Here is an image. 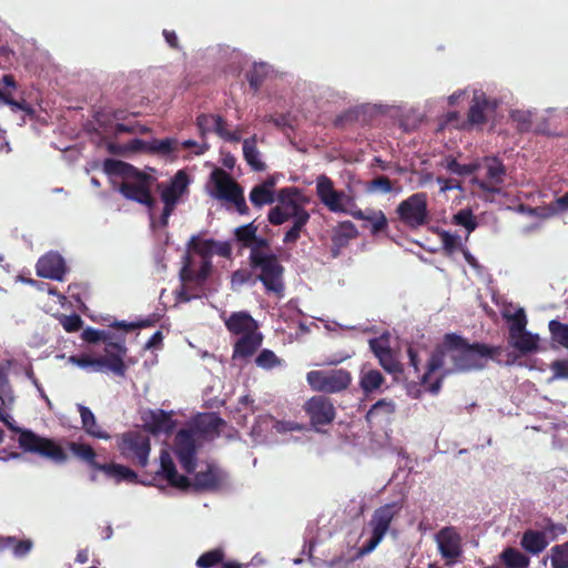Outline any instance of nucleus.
Returning a JSON list of instances; mask_svg holds the SVG:
<instances>
[{
    "mask_svg": "<svg viewBox=\"0 0 568 568\" xmlns=\"http://www.w3.org/2000/svg\"><path fill=\"white\" fill-rule=\"evenodd\" d=\"M501 353L500 346H489L483 343L469 344L457 334H446L442 345L432 353L426 372L420 376V384L436 395L439 393L443 381L452 372H469L485 367L488 358Z\"/></svg>",
    "mask_w": 568,
    "mask_h": 568,
    "instance_id": "nucleus-1",
    "label": "nucleus"
},
{
    "mask_svg": "<svg viewBox=\"0 0 568 568\" xmlns=\"http://www.w3.org/2000/svg\"><path fill=\"white\" fill-rule=\"evenodd\" d=\"M104 169L109 174L124 178V181L119 186V192L125 199L145 205L149 210L154 207L156 201L152 195V187L156 182L155 176L121 160H105Z\"/></svg>",
    "mask_w": 568,
    "mask_h": 568,
    "instance_id": "nucleus-2",
    "label": "nucleus"
},
{
    "mask_svg": "<svg viewBox=\"0 0 568 568\" xmlns=\"http://www.w3.org/2000/svg\"><path fill=\"white\" fill-rule=\"evenodd\" d=\"M4 425L12 432L19 434L18 443L20 448L26 453L38 454L48 458L55 464H63L68 459L65 450L53 439L41 437L30 429L14 426L9 417L4 415Z\"/></svg>",
    "mask_w": 568,
    "mask_h": 568,
    "instance_id": "nucleus-3",
    "label": "nucleus"
},
{
    "mask_svg": "<svg viewBox=\"0 0 568 568\" xmlns=\"http://www.w3.org/2000/svg\"><path fill=\"white\" fill-rule=\"evenodd\" d=\"M250 266L258 270L257 280L264 285L266 292L274 293L277 297L284 295V266L281 264L276 254L263 255L253 252L248 255Z\"/></svg>",
    "mask_w": 568,
    "mask_h": 568,
    "instance_id": "nucleus-4",
    "label": "nucleus"
},
{
    "mask_svg": "<svg viewBox=\"0 0 568 568\" xmlns=\"http://www.w3.org/2000/svg\"><path fill=\"white\" fill-rule=\"evenodd\" d=\"M398 221L410 230H418L430 221L428 211V195L417 192L403 200L396 207Z\"/></svg>",
    "mask_w": 568,
    "mask_h": 568,
    "instance_id": "nucleus-5",
    "label": "nucleus"
},
{
    "mask_svg": "<svg viewBox=\"0 0 568 568\" xmlns=\"http://www.w3.org/2000/svg\"><path fill=\"white\" fill-rule=\"evenodd\" d=\"M116 446L121 456L134 466L144 468L148 465L151 443L145 434L138 430L123 433Z\"/></svg>",
    "mask_w": 568,
    "mask_h": 568,
    "instance_id": "nucleus-6",
    "label": "nucleus"
},
{
    "mask_svg": "<svg viewBox=\"0 0 568 568\" xmlns=\"http://www.w3.org/2000/svg\"><path fill=\"white\" fill-rule=\"evenodd\" d=\"M306 381L314 392L335 394L349 387L352 374L345 368L311 371L306 375Z\"/></svg>",
    "mask_w": 568,
    "mask_h": 568,
    "instance_id": "nucleus-7",
    "label": "nucleus"
},
{
    "mask_svg": "<svg viewBox=\"0 0 568 568\" xmlns=\"http://www.w3.org/2000/svg\"><path fill=\"white\" fill-rule=\"evenodd\" d=\"M187 185V174L182 170L176 172L168 185L158 183V189L161 190V200L164 203V207L160 216V224L162 227H165L169 224V219L173 214L179 200L186 191Z\"/></svg>",
    "mask_w": 568,
    "mask_h": 568,
    "instance_id": "nucleus-8",
    "label": "nucleus"
},
{
    "mask_svg": "<svg viewBox=\"0 0 568 568\" xmlns=\"http://www.w3.org/2000/svg\"><path fill=\"white\" fill-rule=\"evenodd\" d=\"M395 515L396 509L394 504H385L375 509L368 524L372 529V536L364 544L361 550L362 554H368L377 547L388 531Z\"/></svg>",
    "mask_w": 568,
    "mask_h": 568,
    "instance_id": "nucleus-9",
    "label": "nucleus"
},
{
    "mask_svg": "<svg viewBox=\"0 0 568 568\" xmlns=\"http://www.w3.org/2000/svg\"><path fill=\"white\" fill-rule=\"evenodd\" d=\"M313 426H325L331 424L336 415L331 398L324 395H315L307 399L303 406Z\"/></svg>",
    "mask_w": 568,
    "mask_h": 568,
    "instance_id": "nucleus-10",
    "label": "nucleus"
},
{
    "mask_svg": "<svg viewBox=\"0 0 568 568\" xmlns=\"http://www.w3.org/2000/svg\"><path fill=\"white\" fill-rule=\"evenodd\" d=\"M486 168V179H473V184L477 185L483 192L489 194L500 193V184L504 183L506 176V168L504 163L495 156L484 159Z\"/></svg>",
    "mask_w": 568,
    "mask_h": 568,
    "instance_id": "nucleus-11",
    "label": "nucleus"
},
{
    "mask_svg": "<svg viewBox=\"0 0 568 568\" xmlns=\"http://www.w3.org/2000/svg\"><path fill=\"white\" fill-rule=\"evenodd\" d=\"M175 455L182 468L191 474L196 467V445L191 430L180 429L175 436Z\"/></svg>",
    "mask_w": 568,
    "mask_h": 568,
    "instance_id": "nucleus-12",
    "label": "nucleus"
},
{
    "mask_svg": "<svg viewBox=\"0 0 568 568\" xmlns=\"http://www.w3.org/2000/svg\"><path fill=\"white\" fill-rule=\"evenodd\" d=\"M104 352V356L98 357L99 372L110 371L116 376L124 377L128 368L124 363L128 353L124 343H110Z\"/></svg>",
    "mask_w": 568,
    "mask_h": 568,
    "instance_id": "nucleus-13",
    "label": "nucleus"
},
{
    "mask_svg": "<svg viewBox=\"0 0 568 568\" xmlns=\"http://www.w3.org/2000/svg\"><path fill=\"white\" fill-rule=\"evenodd\" d=\"M369 349L377 357L383 369L394 375V378L397 381L398 376L404 373V366L397 359L387 341H383L382 338H372L369 341Z\"/></svg>",
    "mask_w": 568,
    "mask_h": 568,
    "instance_id": "nucleus-14",
    "label": "nucleus"
},
{
    "mask_svg": "<svg viewBox=\"0 0 568 568\" xmlns=\"http://www.w3.org/2000/svg\"><path fill=\"white\" fill-rule=\"evenodd\" d=\"M39 277L63 281L67 266L63 257L57 252H49L41 256L36 265Z\"/></svg>",
    "mask_w": 568,
    "mask_h": 568,
    "instance_id": "nucleus-15",
    "label": "nucleus"
},
{
    "mask_svg": "<svg viewBox=\"0 0 568 568\" xmlns=\"http://www.w3.org/2000/svg\"><path fill=\"white\" fill-rule=\"evenodd\" d=\"M436 539L439 552L447 560V564L454 562L460 556V536L454 528L445 527L440 529Z\"/></svg>",
    "mask_w": 568,
    "mask_h": 568,
    "instance_id": "nucleus-16",
    "label": "nucleus"
},
{
    "mask_svg": "<svg viewBox=\"0 0 568 568\" xmlns=\"http://www.w3.org/2000/svg\"><path fill=\"white\" fill-rule=\"evenodd\" d=\"M496 109L495 100H490L484 93L475 94L468 110L467 121L470 125H483L487 121V113H493Z\"/></svg>",
    "mask_w": 568,
    "mask_h": 568,
    "instance_id": "nucleus-17",
    "label": "nucleus"
},
{
    "mask_svg": "<svg viewBox=\"0 0 568 568\" xmlns=\"http://www.w3.org/2000/svg\"><path fill=\"white\" fill-rule=\"evenodd\" d=\"M216 194L220 200L227 201L233 194L242 189V186L223 169H215L211 173Z\"/></svg>",
    "mask_w": 568,
    "mask_h": 568,
    "instance_id": "nucleus-18",
    "label": "nucleus"
},
{
    "mask_svg": "<svg viewBox=\"0 0 568 568\" xmlns=\"http://www.w3.org/2000/svg\"><path fill=\"white\" fill-rule=\"evenodd\" d=\"M385 384L386 379L378 369L366 366L361 368L358 385L365 397L382 393Z\"/></svg>",
    "mask_w": 568,
    "mask_h": 568,
    "instance_id": "nucleus-19",
    "label": "nucleus"
},
{
    "mask_svg": "<svg viewBox=\"0 0 568 568\" xmlns=\"http://www.w3.org/2000/svg\"><path fill=\"white\" fill-rule=\"evenodd\" d=\"M160 460L161 468L158 474L162 475L171 486L180 489L191 487V480L186 476L178 474L174 462L168 452L161 453Z\"/></svg>",
    "mask_w": 568,
    "mask_h": 568,
    "instance_id": "nucleus-20",
    "label": "nucleus"
},
{
    "mask_svg": "<svg viewBox=\"0 0 568 568\" xmlns=\"http://www.w3.org/2000/svg\"><path fill=\"white\" fill-rule=\"evenodd\" d=\"M348 214L355 220L365 221L371 224V233L376 235L384 232L388 226V221L385 213L382 210H366L362 211L358 207L351 210Z\"/></svg>",
    "mask_w": 568,
    "mask_h": 568,
    "instance_id": "nucleus-21",
    "label": "nucleus"
},
{
    "mask_svg": "<svg viewBox=\"0 0 568 568\" xmlns=\"http://www.w3.org/2000/svg\"><path fill=\"white\" fill-rule=\"evenodd\" d=\"M227 331L234 335H244L257 331L256 321L247 312H234L225 321Z\"/></svg>",
    "mask_w": 568,
    "mask_h": 568,
    "instance_id": "nucleus-22",
    "label": "nucleus"
},
{
    "mask_svg": "<svg viewBox=\"0 0 568 568\" xmlns=\"http://www.w3.org/2000/svg\"><path fill=\"white\" fill-rule=\"evenodd\" d=\"M146 424L152 434H171L176 426L172 413L163 409L150 410Z\"/></svg>",
    "mask_w": 568,
    "mask_h": 568,
    "instance_id": "nucleus-23",
    "label": "nucleus"
},
{
    "mask_svg": "<svg viewBox=\"0 0 568 568\" xmlns=\"http://www.w3.org/2000/svg\"><path fill=\"white\" fill-rule=\"evenodd\" d=\"M263 341L260 332L255 331L250 334L242 335L241 338L234 344L233 358H247L251 357L258 349Z\"/></svg>",
    "mask_w": 568,
    "mask_h": 568,
    "instance_id": "nucleus-24",
    "label": "nucleus"
},
{
    "mask_svg": "<svg viewBox=\"0 0 568 568\" xmlns=\"http://www.w3.org/2000/svg\"><path fill=\"white\" fill-rule=\"evenodd\" d=\"M221 484L222 480L217 470L212 466H207L205 470L195 474L191 486L196 491H213L219 489Z\"/></svg>",
    "mask_w": 568,
    "mask_h": 568,
    "instance_id": "nucleus-25",
    "label": "nucleus"
},
{
    "mask_svg": "<svg viewBox=\"0 0 568 568\" xmlns=\"http://www.w3.org/2000/svg\"><path fill=\"white\" fill-rule=\"evenodd\" d=\"M549 539L546 531L527 529L521 537L520 546L531 555L542 552L549 545Z\"/></svg>",
    "mask_w": 568,
    "mask_h": 568,
    "instance_id": "nucleus-26",
    "label": "nucleus"
},
{
    "mask_svg": "<svg viewBox=\"0 0 568 568\" xmlns=\"http://www.w3.org/2000/svg\"><path fill=\"white\" fill-rule=\"evenodd\" d=\"M78 412L80 413L82 428L88 435L99 439L110 438V435L99 426L94 414L89 407L78 404Z\"/></svg>",
    "mask_w": 568,
    "mask_h": 568,
    "instance_id": "nucleus-27",
    "label": "nucleus"
},
{
    "mask_svg": "<svg viewBox=\"0 0 568 568\" xmlns=\"http://www.w3.org/2000/svg\"><path fill=\"white\" fill-rule=\"evenodd\" d=\"M395 412L396 404L393 399L381 398L367 410L365 419L369 424L381 422L382 419H388Z\"/></svg>",
    "mask_w": 568,
    "mask_h": 568,
    "instance_id": "nucleus-28",
    "label": "nucleus"
},
{
    "mask_svg": "<svg viewBox=\"0 0 568 568\" xmlns=\"http://www.w3.org/2000/svg\"><path fill=\"white\" fill-rule=\"evenodd\" d=\"M99 470L104 473L109 478L114 479L118 484L122 481L135 483L138 479V474L134 470L121 464H102V466H99Z\"/></svg>",
    "mask_w": 568,
    "mask_h": 568,
    "instance_id": "nucleus-29",
    "label": "nucleus"
},
{
    "mask_svg": "<svg viewBox=\"0 0 568 568\" xmlns=\"http://www.w3.org/2000/svg\"><path fill=\"white\" fill-rule=\"evenodd\" d=\"M311 219L307 210H298L296 213H293V225L291 229L284 234L283 243L284 244H294L301 237V234L308 223Z\"/></svg>",
    "mask_w": 568,
    "mask_h": 568,
    "instance_id": "nucleus-30",
    "label": "nucleus"
},
{
    "mask_svg": "<svg viewBox=\"0 0 568 568\" xmlns=\"http://www.w3.org/2000/svg\"><path fill=\"white\" fill-rule=\"evenodd\" d=\"M499 559L505 568H528L530 564L529 557L514 547H506L499 554Z\"/></svg>",
    "mask_w": 568,
    "mask_h": 568,
    "instance_id": "nucleus-31",
    "label": "nucleus"
},
{
    "mask_svg": "<svg viewBox=\"0 0 568 568\" xmlns=\"http://www.w3.org/2000/svg\"><path fill=\"white\" fill-rule=\"evenodd\" d=\"M222 426H225V420L215 413L203 414L196 419V428L205 435L219 436Z\"/></svg>",
    "mask_w": 568,
    "mask_h": 568,
    "instance_id": "nucleus-32",
    "label": "nucleus"
},
{
    "mask_svg": "<svg viewBox=\"0 0 568 568\" xmlns=\"http://www.w3.org/2000/svg\"><path fill=\"white\" fill-rule=\"evenodd\" d=\"M243 155L252 170L257 172L265 170V164L260 160V152L256 148V135L243 141Z\"/></svg>",
    "mask_w": 568,
    "mask_h": 568,
    "instance_id": "nucleus-33",
    "label": "nucleus"
},
{
    "mask_svg": "<svg viewBox=\"0 0 568 568\" xmlns=\"http://www.w3.org/2000/svg\"><path fill=\"white\" fill-rule=\"evenodd\" d=\"M69 448L78 458L85 462L93 469L99 470V466H102V464L97 462V453L90 445L72 442L69 444Z\"/></svg>",
    "mask_w": 568,
    "mask_h": 568,
    "instance_id": "nucleus-34",
    "label": "nucleus"
},
{
    "mask_svg": "<svg viewBox=\"0 0 568 568\" xmlns=\"http://www.w3.org/2000/svg\"><path fill=\"white\" fill-rule=\"evenodd\" d=\"M301 191L295 186H287L277 191L276 200L280 204L292 210H305L300 203Z\"/></svg>",
    "mask_w": 568,
    "mask_h": 568,
    "instance_id": "nucleus-35",
    "label": "nucleus"
},
{
    "mask_svg": "<svg viewBox=\"0 0 568 568\" xmlns=\"http://www.w3.org/2000/svg\"><path fill=\"white\" fill-rule=\"evenodd\" d=\"M503 317L509 323V337H516L526 329L527 317L524 308L519 307L514 313L503 312Z\"/></svg>",
    "mask_w": 568,
    "mask_h": 568,
    "instance_id": "nucleus-36",
    "label": "nucleus"
},
{
    "mask_svg": "<svg viewBox=\"0 0 568 568\" xmlns=\"http://www.w3.org/2000/svg\"><path fill=\"white\" fill-rule=\"evenodd\" d=\"M355 207L357 206L355 205L354 199L347 195L345 192L337 190L334 192L333 202H331L327 206L331 212L346 214H348V212Z\"/></svg>",
    "mask_w": 568,
    "mask_h": 568,
    "instance_id": "nucleus-37",
    "label": "nucleus"
},
{
    "mask_svg": "<svg viewBox=\"0 0 568 568\" xmlns=\"http://www.w3.org/2000/svg\"><path fill=\"white\" fill-rule=\"evenodd\" d=\"M333 181L325 174H322L316 180V195L320 201L327 207L333 202V195L335 192Z\"/></svg>",
    "mask_w": 568,
    "mask_h": 568,
    "instance_id": "nucleus-38",
    "label": "nucleus"
},
{
    "mask_svg": "<svg viewBox=\"0 0 568 568\" xmlns=\"http://www.w3.org/2000/svg\"><path fill=\"white\" fill-rule=\"evenodd\" d=\"M510 339L511 345L523 354L530 353L537 349L538 346V338L526 329L518 333L516 337H510Z\"/></svg>",
    "mask_w": 568,
    "mask_h": 568,
    "instance_id": "nucleus-39",
    "label": "nucleus"
},
{
    "mask_svg": "<svg viewBox=\"0 0 568 568\" xmlns=\"http://www.w3.org/2000/svg\"><path fill=\"white\" fill-rule=\"evenodd\" d=\"M214 240H201L196 235H193L187 243L189 250H192L193 252L202 256L204 261H209L207 258L214 255Z\"/></svg>",
    "mask_w": 568,
    "mask_h": 568,
    "instance_id": "nucleus-40",
    "label": "nucleus"
},
{
    "mask_svg": "<svg viewBox=\"0 0 568 568\" xmlns=\"http://www.w3.org/2000/svg\"><path fill=\"white\" fill-rule=\"evenodd\" d=\"M225 551L222 548H214L203 552L196 560L197 568H213L223 565Z\"/></svg>",
    "mask_w": 568,
    "mask_h": 568,
    "instance_id": "nucleus-41",
    "label": "nucleus"
},
{
    "mask_svg": "<svg viewBox=\"0 0 568 568\" xmlns=\"http://www.w3.org/2000/svg\"><path fill=\"white\" fill-rule=\"evenodd\" d=\"M551 568H568V540L552 546L549 550Z\"/></svg>",
    "mask_w": 568,
    "mask_h": 568,
    "instance_id": "nucleus-42",
    "label": "nucleus"
},
{
    "mask_svg": "<svg viewBox=\"0 0 568 568\" xmlns=\"http://www.w3.org/2000/svg\"><path fill=\"white\" fill-rule=\"evenodd\" d=\"M257 226L254 222L241 225L234 230L235 240L245 248L251 246L252 242L255 240Z\"/></svg>",
    "mask_w": 568,
    "mask_h": 568,
    "instance_id": "nucleus-43",
    "label": "nucleus"
},
{
    "mask_svg": "<svg viewBox=\"0 0 568 568\" xmlns=\"http://www.w3.org/2000/svg\"><path fill=\"white\" fill-rule=\"evenodd\" d=\"M444 166L453 174L459 175V176H466L475 173L479 164L478 163H468V164H460L457 162V160L453 156H447L444 162Z\"/></svg>",
    "mask_w": 568,
    "mask_h": 568,
    "instance_id": "nucleus-44",
    "label": "nucleus"
},
{
    "mask_svg": "<svg viewBox=\"0 0 568 568\" xmlns=\"http://www.w3.org/2000/svg\"><path fill=\"white\" fill-rule=\"evenodd\" d=\"M250 201L255 207L272 204L275 201L274 192H270L257 184L250 192Z\"/></svg>",
    "mask_w": 568,
    "mask_h": 568,
    "instance_id": "nucleus-45",
    "label": "nucleus"
},
{
    "mask_svg": "<svg viewBox=\"0 0 568 568\" xmlns=\"http://www.w3.org/2000/svg\"><path fill=\"white\" fill-rule=\"evenodd\" d=\"M296 212L297 210H292L288 209V206L280 204L270 210L267 220L272 225H281L290 219H293V213Z\"/></svg>",
    "mask_w": 568,
    "mask_h": 568,
    "instance_id": "nucleus-46",
    "label": "nucleus"
},
{
    "mask_svg": "<svg viewBox=\"0 0 568 568\" xmlns=\"http://www.w3.org/2000/svg\"><path fill=\"white\" fill-rule=\"evenodd\" d=\"M366 191L368 193H390L394 191V183L386 175H378L367 182Z\"/></svg>",
    "mask_w": 568,
    "mask_h": 568,
    "instance_id": "nucleus-47",
    "label": "nucleus"
},
{
    "mask_svg": "<svg viewBox=\"0 0 568 568\" xmlns=\"http://www.w3.org/2000/svg\"><path fill=\"white\" fill-rule=\"evenodd\" d=\"M551 338L568 349V324L552 320L549 322Z\"/></svg>",
    "mask_w": 568,
    "mask_h": 568,
    "instance_id": "nucleus-48",
    "label": "nucleus"
},
{
    "mask_svg": "<svg viewBox=\"0 0 568 568\" xmlns=\"http://www.w3.org/2000/svg\"><path fill=\"white\" fill-rule=\"evenodd\" d=\"M176 149V141L174 139H154L150 142L149 153L169 155Z\"/></svg>",
    "mask_w": 568,
    "mask_h": 568,
    "instance_id": "nucleus-49",
    "label": "nucleus"
},
{
    "mask_svg": "<svg viewBox=\"0 0 568 568\" xmlns=\"http://www.w3.org/2000/svg\"><path fill=\"white\" fill-rule=\"evenodd\" d=\"M265 77H266V65L263 63H260V64L255 63L253 65L252 70H250L246 73V79L250 83V87L254 91H257L260 89V87L264 82Z\"/></svg>",
    "mask_w": 568,
    "mask_h": 568,
    "instance_id": "nucleus-50",
    "label": "nucleus"
},
{
    "mask_svg": "<svg viewBox=\"0 0 568 568\" xmlns=\"http://www.w3.org/2000/svg\"><path fill=\"white\" fill-rule=\"evenodd\" d=\"M258 367L264 369H272L281 364V359L271 349H262L255 358Z\"/></svg>",
    "mask_w": 568,
    "mask_h": 568,
    "instance_id": "nucleus-51",
    "label": "nucleus"
},
{
    "mask_svg": "<svg viewBox=\"0 0 568 568\" xmlns=\"http://www.w3.org/2000/svg\"><path fill=\"white\" fill-rule=\"evenodd\" d=\"M454 222L457 225L464 226L468 233L477 227L476 217L470 210H460L454 215Z\"/></svg>",
    "mask_w": 568,
    "mask_h": 568,
    "instance_id": "nucleus-52",
    "label": "nucleus"
},
{
    "mask_svg": "<svg viewBox=\"0 0 568 568\" xmlns=\"http://www.w3.org/2000/svg\"><path fill=\"white\" fill-rule=\"evenodd\" d=\"M542 531H546V536H550V540H556L558 536L565 535L567 532V528L564 524H557L551 520V518L546 517L542 520V524H538Z\"/></svg>",
    "mask_w": 568,
    "mask_h": 568,
    "instance_id": "nucleus-53",
    "label": "nucleus"
},
{
    "mask_svg": "<svg viewBox=\"0 0 568 568\" xmlns=\"http://www.w3.org/2000/svg\"><path fill=\"white\" fill-rule=\"evenodd\" d=\"M70 362L89 372H99L98 357L80 354L71 356Z\"/></svg>",
    "mask_w": 568,
    "mask_h": 568,
    "instance_id": "nucleus-54",
    "label": "nucleus"
},
{
    "mask_svg": "<svg viewBox=\"0 0 568 568\" xmlns=\"http://www.w3.org/2000/svg\"><path fill=\"white\" fill-rule=\"evenodd\" d=\"M59 323L68 333H74L80 331L83 321L80 315L73 313L71 315H61L59 317Z\"/></svg>",
    "mask_w": 568,
    "mask_h": 568,
    "instance_id": "nucleus-55",
    "label": "nucleus"
},
{
    "mask_svg": "<svg viewBox=\"0 0 568 568\" xmlns=\"http://www.w3.org/2000/svg\"><path fill=\"white\" fill-rule=\"evenodd\" d=\"M532 113L530 111L516 110L511 113V119L517 123L519 131L527 132L531 129Z\"/></svg>",
    "mask_w": 568,
    "mask_h": 568,
    "instance_id": "nucleus-56",
    "label": "nucleus"
},
{
    "mask_svg": "<svg viewBox=\"0 0 568 568\" xmlns=\"http://www.w3.org/2000/svg\"><path fill=\"white\" fill-rule=\"evenodd\" d=\"M195 271L192 268V258L189 254L183 257V266L180 270V280L182 284H195Z\"/></svg>",
    "mask_w": 568,
    "mask_h": 568,
    "instance_id": "nucleus-57",
    "label": "nucleus"
},
{
    "mask_svg": "<svg viewBox=\"0 0 568 568\" xmlns=\"http://www.w3.org/2000/svg\"><path fill=\"white\" fill-rule=\"evenodd\" d=\"M248 248H250V254H252L253 252H257L258 254H263V255L274 254L271 251L270 241L265 237H260L257 235H255V240L252 242V244Z\"/></svg>",
    "mask_w": 568,
    "mask_h": 568,
    "instance_id": "nucleus-58",
    "label": "nucleus"
},
{
    "mask_svg": "<svg viewBox=\"0 0 568 568\" xmlns=\"http://www.w3.org/2000/svg\"><path fill=\"white\" fill-rule=\"evenodd\" d=\"M226 202L233 204L241 215H247L248 214V206L246 204L245 197H244V191L243 187L237 191L235 194H233Z\"/></svg>",
    "mask_w": 568,
    "mask_h": 568,
    "instance_id": "nucleus-59",
    "label": "nucleus"
},
{
    "mask_svg": "<svg viewBox=\"0 0 568 568\" xmlns=\"http://www.w3.org/2000/svg\"><path fill=\"white\" fill-rule=\"evenodd\" d=\"M82 338L87 343H98L101 341H105L108 338V335L105 334V331L88 327L82 332Z\"/></svg>",
    "mask_w": 568,
    "mask_h": 568,
    "instance_id": "nucleus-60",
    "label": "nucleus"
},
{
    "mask_svg": "<svg viewBox=\"0 0 568 568\" xmlns=\"http://www.w3.org/2000/svg\"><path fill=\"white\" fill-rule=\"evenodd\" d=\"M212 268V264L210 261H203L201 267L195 271V285L201 286L205 283L207 280L210 272Z\"/></svg>",
    "mask_w": 568,
    "mask_h": 568,
    "instance_id": "nucleus-61",
    "label": "nucleus"
},
{
    "mask_svg": "<svg viewBox=\"0 0 568 568\" xmlns=\"http://www.w3.org/2000/svg\"><path fill=\"white\" fill-rule=\"evenodd\" d=\"M436 181L440 185L439 191L442 193H446L447 191L450 190H462V182L456 179L437 176Z\"/></svg>",
    "mask_w": 568,
    "mask_h": 568,
    "instance_id": "nucleus-62",
    "label": "nucleus"
},
{
    "mask_svg": "<svg viewBox=\"0 0 568 568\" xmlns=\"http://www.w3.org/2000/svg\"><path fill=\"white\" fill-rule=\"evenodd\" d=\"M267 122L273 123L276 128L281 130L290 129L293 130L291 124L290 114H280V115H270L267 116Z\"/></svg>",
    "mask_w": 568,
    "mask_h": 568,
    "instance_id": "nucleus-63",
    "label": "nucleus"
},
{
    "mask_svg": "<svg viewBox=\"0 0 568 568\" xmlns=\"http://www.w3.org/2000/svg\"><path fill=\"white\" fill-rule=\"evenodd\" d=\"M336 231L343 233L348 240L355 239L358 235L356 226L351 221L341 222Z\"/></svg>",
    "mask_w": 568,
    "mask_h": 568,
    "instance_id": "nucleus-64",
    "label": "nucleus"
}]
</instances>
